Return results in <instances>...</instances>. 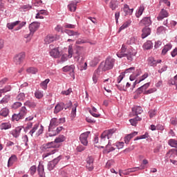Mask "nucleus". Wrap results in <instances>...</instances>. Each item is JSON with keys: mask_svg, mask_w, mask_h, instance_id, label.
<instances>
[{"mask_svg": "<svg viewBox=\"0 0 177 177\" xmlns=\"http://www.w3.org/2000/svg\"><path fill=\"white\" fill-rule=\"evenodd\" d=\"M115 132V130L114 129H110L108 131H104L101 134V144L102 145H106V148L108 149L109 153L110 151H114L115 150V148L114 147H110L111 146V144L110 143V141L109 139L113 136V134Z\"/></svg>", "mask_w": 177, "mask_h": 177, "instance_id": "f257e3e1", "label": "nucleus"}, {"mask_svg": "<svg viewBox=\"0 0 177 177\" xmlns=\"http://www.w3.org/2000/svg\"><path fill=\"white\" fill-rule=\"evenodd\" d=\"M59 144H56L55 141L48 142L46 144L44 148L46 149V151L42 155L43 160H45V158H48L50 156H52L56 153V149L57 147H59Z\"/></svg>", "mask_w": 177, "mask_h": 177, "instance_id": "f03ea898", "label": "nucleus"}, {"mask_svg": "<svg viewBox=\"0 0 177 177\" xmlns=\"http://www.w3.org/2000/svg\"><path fill=\"white\" fill-rule=\"evenodd\" d=\"M75 53L73 57L77 63H82L85 60V54L84 53V48L76 46L75 48Z\"/></svg>", "mask_w": 177, "mask_h": 177, "instance_id": "7ed1b4c3", "label": "nucleus"}, {"mask_svg": "<svg viewBox=\"0 0 177 177\" xmlns=\"http://www.w3.org/2000/svg\"><path fill=\"white\" fill-rule=\"evenodd\" d=\"M115 63V59L114 58L108 57L106 59L104 62H102L100 66V68L102 71H107L111 70L114 67V64Z\"/></svg>", "mask_w": 177, "mask_h": 177, "instance_id": "20e7f679", "label": "nucleus"}, {"mask_svg": "<svg viewBox=\"0 0 177 177\" xmlns=\"http://www.w3.org/2000/svg\"><path fill=\"white\" fill-rule=\"evenodd\" d=\"M35 132L36 136H40V135H42V133H44V126H39V124H35L33 126L32 129L29 131V134L30 135V136H32V135H34Z\"/></svg>", "mask_w": 177, "mask_h": 177, "instance_id": "39448f33", "label": "nucleus"}, {"mask_svg": "<svg viewBox=\"0 0 177 177\" xmlns=\"http://www.w3.org/2000/svg\"><path fill=\"white\" fill-rule=\"evenodd\" d=\"M66 120L64 118H59V120H57V118H52L51 120L50 121V124L48 128H54L56 129V127H57V125H59V124H62V122H65Z\"/></svg>", "mask_w": 177, "mask_h": 177, "instance_id": "423d86ee", "label": "nucleus"}, {"mask_svg": "<svg viewBox=\"0 0 177 177\" xmlns=\"http://www.w3.org/2000/svg\"><path fill=\"white\" fill-rule=\"evenodd\" d=\"M137 54L138 50L135 48H129L126 54V57L129 62H132V60H133V57H135Z\"/></svg>", "mask_w": 177, "mask_h": 177, "instance_id": "0eeeda50", "label": "nucleus"}, {"mask_svg": "<svg viewBox=\"0 0 177 177\" xmlns=\"http://www.w3.org/2000/svg\"><path fill=\"white\" fill-rule=\"evenodd\" d=\"M60 38V36L57 35H48L44 39V42L46 45H49V44H52V42H55V41H57Z\"/></svg>", "mask_w": 177, "mask_h": 177, "instance_id": "6e6552de", "label": "nucleus"}, {"mask_svg": "<svg viewBox=\"0 0 177 177\" xmlns=\"http://www.w3.org/2000/svg\"><path fill=\"white\" fill-rule=\"evenodd\" d=\"M60 160H62V156H59L57 158H55L54 160L50 161L48 163V171L53 170V169L56 167V165H57V164L59 163V161H60Z\"/></svg>", "mask_w": 177, "mask_h": 177, "instance_id": "1a4fd4ad", "label": "nucleus"}, {"mask_svg": "<svg viewBox=\"0 0 177 177\" xmlns=\"http://www.w3.org/2000/svg\"><path fill=\"white\" fill-rule=\"evenodd\" d=\"M91 131L83 133L80 136V140L84 146H88V138Z\"/></svg>", "mask_w": 177, "mask_h": 177, "instance_id": "9d476101", "label": "nucleus"}, {"mask_svg": "<svg viewBox=\"0 0 177 177\" xmlns=\"http://www.w3.org/2000/svg\"><path fill=\"white\" fill-rule=\"evenodd\" d=\"M26 58V53H20L14 57V63L17 64H21L23 60Z\"/></svg>", "mask_w": 177, "mask_h": 177, "instance_id": "9b49d317", "label": "nucleus"}, {"mask_svg": "<svg viewBox=\"0 0 177 177\" xmlns=\"http://www.w3.org/2000/svg\"><path fill=\"white\" fill-rule=\"evenodd\" d=\"M127 46L125 44H122V48L119 52L117 53L116 56L119 57L120 59H122V57H126L127 53Z\"/></svg>", "mask_w": 177, "mask_h": 177, "instance_id": "f8f14e48", "label": "nucleus"}, {"mask_svg": "<svg viewBox=\"0 0 177 177\" xmlns=\"http://www.w3.org/2000/svg\"><path fill=\"white\" fill-rule=\"evenodd\" d=\"M140 24L141 26H146V27H149L151 24V18L150 17H144L140 21Z\"/></svg>", "mask_w": 177, "mask_h": 177, "instance_id": "ddd939ff", "label": "nucleus"}, {"mask_svg": "<svg viewBox=\"0 0 177 177\" xmlns=\"http://www.w3.org/2000/svg\"><path fill=\"white\" fill-rule=\"evenodd\" d=\"M169 16V14L168 13V11H167L165 9H162L157 17L158 20H162L163 19H165V17H168Z\"/></svg>", "mask_w": 177, "mask_h": 177, "instance_id": "4468645a", "label": "nucleus"}, {"mask_svg": "<svg viewBox=\"0 0 177 177\" xmlns=\"http://www.w3.org/2000/svg\"><path fill=\"white\" fill-rule=\"evenodd\" d=\"M86 168H88V171L93 170V157L88 156L86 159Z\"/></svg>", "mask_w": 177, "mask_h": 177, "instance_id": "2eb2a0df", "label": "nucleus"}, {"mask_svg": "<svg viewBox=\"0 0 177 177\" xmlns=\"http://www.w3.org/2000/svg\"><path fill=\"white\" fill-rule=\"evenodd\" d=\"M38 28H39V23L38 22H32L29 25V30L30 32H32L33 34L38 30Z\"/></svg>", "mask_w": 177, "mask_h": 177, "instance_id": "dca6fc26", "label": "nucleus"}, {"mask_svg": "<svg viewBox=\"0 0 177 177\" xmlns=\"http://www.w3.org/2000/svg\"><path fill=\"white\" fill-rule=\"evenodd\" d=\"M37 174L38 177H46L45 176V169L44 168V165L41 163L39 164Z\"/></svg>", "mask_w": 177, "mask_h": 177, "instance_id": "f3484780", "label": "nucleus"}, {"mask_svg": "<svg viewBox=\"0 0 177 177\" xmlns=\"http://www.w3.org/2000/svg\"><path fill=\"white\" fill-rule=\"evenodd\" d=\"M77 3H78L77 1H72L70 2V3L68 5V9L70 10V12H75L77 10Z\"/></svg>", "mask_w": 177, "mask_h": 177, "instance_id": "a211bd4d", "label": "nucleus"}, {"mask_svg": "<svg viewBox=\"0 0 177 177\" xmlns=\"http://www.w3.org/2000/svg\"><path fill=\"white\" fill-rule=\"evenodd\" d=\"M147 77H149V74L147 73H145L144 75H142L141 77H140L138 80H136L133 84V88H135V86H136L137 84H140V82H142V81H145V80H146V78H147Z\"/></svg>", "mask_w": 177, "mask_h": 177, "instance_id": "6ab92c4d", "label": "nucleus"}, {"mask_svg": "<svg viewBox=\"0 0 177 177\" xmlns=\"http://www.w3.org/2000/svg\"><path fill=\"white\" fill-rule=\"evenodd\" d=\"M64 32L67 34L69 37H75V38H78L80 37V32L71 30H65Z\"/></svg>", "mask_w": 177, "mask_h": 177, "instance_id": "aec40b11", "label": "nucleus"}, {"mask_svg": "<svg viewBox=\"0 0 177 177\" xmlns=\"http://www.w3.org/2000/svg\"><path fill=\"white\" fill-rule=\"evenodd\" d=\"M132 113L135 114V115L142 114V113H143V109H142V106H134L132 108Z\"/></svg>", "mask_w": 177, "mask_h": 177, "instance_id": "412c9836", "label": "nucleus"}, {"mask_svg": "<svg viewBox=\"0 0 177 177\" xmlns=\"http://www.w3.org/2000/svg\"><path fill=\"white\" fill-rule=\"evenodd\" d=\"M136 135H138V132L134 131L124 137V142L126 143V145H128L129 142H131V139H132V138H133L134 136H136Z\"/></svg>", "mask_w": 177, "mask_h": 177, "instance_id": "4be33fe9", "label": "nucleus"}, {"mask_svg": "<svg viewBox=\"0 0 177 177\" xmlns=\"http://www.w3.org/2000/svg\"><path fill=\"white\" fill-rule=\"evenodd\" d=\"M151 32V29L150 28L145 27L142 29V38L145 39L147 37H149Z\"/></svg>", "mask_w": 177, "mask_h": 177, "instance_id": "5701e85b", "label": "nucleus"}, {"mask_svg": "<svg viewBox=\"0 0 177 177\" xmlns=\"http://www.w3.org/2000/svg\"><path fill=\"white\" fill-rule=\"evenodd\" d=\"M118 5H120V1L117 0H111L109 3V8L113 10H115L117 8H118Z\"/></svg>", "mask_w": 177, "mask_h": 177, "instance_id": "b1692460", "label": "nucleus"}, {"mask_svg": "<svg viewBox=\"0 0 177 177\" xmlns=\"http://www.w3.org/2000/svg\"><path fill=\"white\" fill-rule=\"evenodd\" d=\"M50 56L51 57H55V59H57L59 56H60V52L59 51V49L57 48H53L50 51Z\"/></svg>", "mask_w": 177, "mask_h": 177, "instance_id": "393cba45", "label": "nucleus"}, {"mask_svg": "<svg viewBox=\"0 0 177 177\" xmlns=\"http://www.w3.org/2000/svg\"><path fill=\"white\" fill-rule=\"evenodd\" d=\"M63 109H64V103L57 104L55 107L54 113L57 114V113H60Z\"/></svg>", "mask_w": 177, "mask_h": 177, "instance_id": "a878e982", "label": "nucleus"}, {"mask_svg": "<svg viewBox=\"0 0 177 177\" xmlns=\"http://www.w3.org/2000/svg\"><path fill=\"white\" fill-rule=\"evenodd\" d=\"M16 161H17V156H16V155H12L8 159V167H12V165H13Z\"/></svg>", "mask_w": 177, "mask_h": 177, "instance_id": "bb28decb", "label": "nucleus"}, {"mask_svg": "<svg viewBox=\"0 0 177 177\" xmlns=\"http://www.w3.org/2000/svg\"><path fill=\"white\" fill-rule=\"evenodd\" d=\"M139 169H141L140 167H133L130 169H127L123 171V175H129L132 172H136L139 171Z\"/></svg>", "mask_w": 177, "mask_h": 177, "instance_id": "cd10ccee", "label": "nucleus"}, {"mask_svg": "<svg viewBox=\"0 0 177 177\" xmlns=\"http://www.w3.org/2000/svg\"><path fill=\"white\" fill-rule=\"evenodd\" d=\"M143 12H145V5L142 4L141 6H140V7L138 8L136 12V17H140V16L143 15Z\"/></svg>", "mask_w": 177, "mask_h": 177, "instance_id": "c85d7f7f", "label": "nucleus"}, {"mask_svg": "<svg viewBox=\"0 0 177 177\" xmlns=\"http://www.w3.org/2000/svg\"><path fill=\"white\" fill-rule=\"evenodd\" d=\"M21 133V127H17L12 131V135L14 138H19L20 133Z\"/></svg>", "mask_w": 177, "mask_h": 177, "instance_id": "c756f323", "label": "nucleus"}, {"mask_svg": "<svg viewBox=\"0 0 177 177\" xmlns=\"http://www.w3.org/2000/svg\"><path fill=\"white\" fill-rule=\"evenodd\" d=\"M143 49L145 50H149L153 48V42L151 41H147L143 44Z\"/></svg>", "mask_w": 177, "mask_h": 177, "instance_id": "7c9ffc66", "label": "nucleus"}, {"mask_svg": "<svg viewBox=\"0 0 177 177\" xmlns=\"http://www.w3.org/2000/svg\"><path fill=\"white\" fill-rule=\"evenodd\" d=\"M32 9V6L30 4L21 6L19 8L20 12H27L28 10H30Z\"/></svg>", "mask_w": 177, "mask_h": 177, "instance_id": "2f4dec72", "label": "nucleus"}, {"mask_svg": "<svg viewBox=\"0 0 177 177\" xmlns=\"http://www.w3.org/2000/svg\"><path fill=\"white\" fill-rule=\"evenodd\" d=\"M62 71L64 73H74V65L66 66L62 68Z\"/></svg>", "mask_w": 177, "mask_h": 177, "instance_id": "473e14b6", "label": "nucleus"}, {"mask_svg": "<svg viewBox=\"0 0 177 177\" xmlns=\"http://www.w3.org/2000/svg\"><path fill=\"white\" fill-rule=\"evenodd\" d=\"M172 49V44H166L163 49L162 50V54L163 55H167V53L169 51V50H171Z\"/></svg>", "mask_w": 177, "mask_h": 177, "instance_id": "72a5a7b5", "label": "nucleus"}, {"mask_svg": "<svg viewBox=\"0 0 177 177\" xmlns=\"http://www.w3.org/2000/svg\"><path fill=\"white\" fill-rule=\"evenodd\" d=\"M18 24H20V21H16L15 22L8 23L7 24V28L8 30H13L16 26H18Z\"/></svg>", "mask_w": 177, "mask_h": 177, "instance_id": "f704fd0d", "label": "nucleus"}, {"mask_svg": "<svg viewBox=\"0 0 177 177\" xmlns=\"http://www.w3.org/2000/svg\"><path fill=\"white\" fill-rule=\"evenodd\" d=\"M142 118H140L139 116L136 117L133 119H130L129 120V122L131 123V124L133 127H136L137 124H138V121H141Z\"/></svg>", "mask_w": 177, "mask_h": 177, "instance_id": "c9c22d12", "label": "nucleus"}, {"mask_svg": "<svg viewBox=\"0 0 177 177\" xmlns=\"http://www.w3.org/2000/svg\"><path fill=\"white\" fill-rule=\"evenodd\" d=\"M123 10L125 12L126 15H131L133 13V8H129V6L127 4H124Z\"/></svg>", "mask_w": 177, "mask_h": 177, "instance_id": "e433bc0d", "label": "nucleus"}, {"mask_svg": "<svg viewBox=\"0 0 177 177\" xmlns=\"http://www.w3.org/2000/svg\"><path fill=\"white\" fill-rule=\"evenodd\" d=\"M0 115H1V117H8V115H9V109L3 108L0 111Z\"/></svg>", "mask_w": 177, "mask_h": 177, "instance_id": "4c0bfd02", "label": "nucleus"}, {"mask_svg": "<svg viewBox=\"0 0 177 177\" xmlns=\"http://www.w3.org/2000/svg\"><path fill=\"white\" fill-rule=\"evenodd\" d=\"M48 136H56L57 135V131H56V129L53 128V127H48Z\"/></svg>", "mask_w": 177, "mask_h": 177, "instance_id": "58836bf2", "label": "nucleus"}, {"mask_svg": "<svg viewBox=\"0 0 177 177\" xmlns=\"http://www.w3.org/2000/svg\"><path fill=\"white\" fill-rule=\"evenodd\" d=\"M50 81V80H49V79H46L44 81H43L40 84L41 88H42L44 91H46V89H48V84H49Z\"/></svg>", "mask_w": 177, "mask_h": 177, "instance_id": "ea45409f", "label": "nucleus"}, {"mask_svg": "<svg viewBox=\"0 0 177 177\" xmlns=\"http://www.w3.org/2000/svg\"><path fill=\"white\" fill-rule=\"evenodd\" d=\"M148 64L151 67H156V66H157V61H156L153 57H149Z\"/></svg>", "mask_w": 177, "mask_h": 177, "instance_id": "a19ab883", "label": "nucleus"}, {"mask_svg": "<svg viewBox=\"0 0 177 177\" xmlns=\"http://www.w3.org/2000/svg\"><path fill=\"white\" fill-rule=\"evenodd\" d=\"M116 86L118 89H119V91H126L127 88H129V86H131V84H129V82H127L126 84V87H125V85H122V84H117Z\"/></svg>", "mask_w": 177, "mask_h": 177, "instance_id": "79ce46f5", "label": "nucleus"}, {"mask_svg": "<svg viewBox=\"0 0 177 177\" xmlns=\"http://www.w3.org/2000/svg\"><path fill=\"white\" fill-rule=\"evenodd\" d=\"M19 114L22 118H24L27 115V108L26 106H22L19 112Z\"/></svg>", "mask_w": 177, "mask_h": 177, "instance_id": "37998d69", "label": "nucleus"}, {"mask_svg": "<svg viewBox=\"0 0 177 177\" xmlns=\"http://www.w3.org/2000/svg\"><path fill=\"white\" fill-rule=\"evenodd\" d=\"M0 128L1 130L10 129V128H12V124H10V123L9 122L1 123L0 125Z\"/></svg>", "mask_w": 177, "mask_h": 177, "instance_id": "c03bdc74", "label": "nucleus"}, {"mask_svg": "<svg viewBox=\"0 0 177 177\" xmlns=\"http://www.w3.org/2000/svg\"><path fill=\"white\" fill-rule=\"evenodd\" d=\"M131 23L132 21L131 20L127 21L120 28H119V32L122 31V30H125V28H128L129 26H131Z\"/></svg>", "mask_w": 177, "mask_h": 177, "instance_id": "a18cd8bd", "label": "nucleus"}, {"mask_svg": "<svg viewBox=\"0 0 177 177\" xmlns=\"http://www.w3.org/2000/svg\"><path fill=\"white\" fill-rule=\"evenodd\" d=\"M68 57L71 59V57H73V55H74V48H73V44L68 46Z\"/></svg>", "mask_w": 177, "mask_h": 177, "instance_id": "49530a36", "label": "nucleus"}, {"mask_svg": "<svg viewBox=\"0 0 177 177\" xmlns=\"http://www.w3.org/2000/svg\"><path fill=\"white\" fill-rule=\"evenodd\" d=\"M64 140H66V137H64V136H59L55 140L54 142L55 145H58V143H62Z\"/></svg>", "mask_w": 177, "mask_h": 177, "instance_id": "de8ad7c7", "label": "nucleus"}, {"mask_svg": "<svg viewBox=\"0 0 177 177\" xmlns=\"http://www.w3.org/2000/svg\"><path fill=\"white\" fill-rule=\"evenodd\" d=\"M35 96L36 99H42L44 97V91L37 90L35 92Z\"/></svg>", "mask_w": 177, "mask_h": 177, "instance_id": "09e8293b", "label": "nucleus"}, {"mask_svg": "<svg viewBox=\"0 0 177 177\" xmlns=\"http://www.w3.org/2000/svg\"><path fill=\"white\" fill-rule=\"evenodd\" d=\"M24 118L19 115V113H14L12 116V121H20Z\"/></svg>", "mask_w": 177, "mask_h": 177, "instance_id": "8fccbe9b", "label": "nucleus"}, {"mask_svg": "<svg viewBox=\"0 0 177 177\" xmlns=\"http://www.w3.org/2000/svg\"><path fill=\"white\" fill-rule=\"evenodd\" d=\"M169 146H171V147H176L177 149V140L174 139H170L168 141Z\"/></svg>", "mask_w": 177, "mask_h": 177, "instance_id": "3c124183", "label": "nucleus"}, {"mask_svg": "<svg viewBox=\"0 0 177 177\" xmlns=\"http://www.w3.org/2000/svg\"><path fill=\"white\" fill-rule=\"evenodd\" d=\"M27 73L29 74H37L38 73V68L30 67L26 70Z\"/></svg>", "mask_w": 177, "mask_h": 177, "instance_id": "603ef678", "label": "nucleus"}, {"mask_svg": "<svg viewBox=\"0 0 177 177\" xmlns=\"http://www.w3.org/2000/svg\"><path fill=\"white\" fill-rule=\"evenodd\" d=\"M10 100V95H5L4 97L0 101L1 104H6Z\"/></svg>", "mask_w": 177, "mask_h": 177, "instance_id": "864d4df0", "label": "nucleus"}, {"mask_svg": "<svg viewBox=\"0 0 177 177\" xmlns=\"http://www.w3.org/2000/svg\"><path fill=\"white\" fill-rule=\"evenodd\" d=\"M24 106H27L28 107H35L37 106V103H35V102H30V101H26L24 103Z\"/></svg>", "mask_w": 177, "mask_h": 177, "instance_id": "5fc2aeb1", "label": "nucleus"}, {"mask_svg": "<svg viewBox=\"0 0 177 177\" xmlns=\"http://www.w3.org/2000/svg\"><path fill=\"white\" fill-rule=\"evenodd\" d=\"M39 15H46V10H39L35 17L36 19H44V17H39Z\"/></svg>", "mask_w": 177, "mask_h": 177, "instance_id": "6e6d98bb", "label": "nucleus"}, {"mask_svg": "<svg viewBox=\"0 0 177 177\" xmlns=\"http://www.w3.org/2000/svg\"><path fill=\"white\" fill-rule=\"evenodd\" d=\"M124 77H125V73H123V72L121 73L120 75H119L117 79L118 84H121V82L124 80Z\"/></svg>", "mask_w": 177, "mask_h": 177, "instance_id": "4d7b16f0", "label": "nucleus"}, {"mask_svg": "<svg viewBox=\"0 0 177 177\" xmlns=\"http://www.w3.org/2000/svg\"><path fill=\"white\" fill-rule=\"evenodd\" d=\"M12 89V87L10 86H6L4 88L0 89L1 93H6V92H10V91Z\"/></svg>", "mask_w": 177, "mask_h": 177, "instance_id": "13d9d810", "label": "nucleus"}, {"mask_svg": "<svg viewBox=\"0 0 177 177\" xmlns=\"http://www.w3.org/2000/svg\"><path fill=\"white\" fill-rule=\"evenodd\" d=\"M24 99H26V95L24 93H21L17 96V100L23 101Z\"/></svg>", "mask_w": 177, "mask_h": 177, "instance_id": "bf43d9fd", "label": "nucleus"}, {"mask_svg": "<svg viewBox=\"0 0 177 177\" xmlns=\"http://www.w3.org/2000/svg\"><path fill=\"white\" fill-rule=\"evenodd\" d=\"M19 107H21V102H17L12 105V108L14 109V110H17Z\"/></svg>", "mask_w": 177, "mask_h": 177, "instance_id": "052dcab7", "label": "nucleus"}, {"mask_svg": "<svg viewBox=\"0 0 177 177\" xmlns=\"http://www.w3.org/2000/svg\"><path fill=\"white\" fill-rule=\"evenodd\" d=\"M78 106V103H75V108L72 109L71 115L73 117H75L76 113H77V106Z\"/></svg>", "mask_w": 177, "mask_h": 177, "instance_id": "680f3d73", "label": "nucleus"}, {"mask_svg": "<svg viewBox=\"0 0 177 177\" xmlns=\"http://www.w3.org/2000/svg\"><path fill=\"white\" fill-rule=\"evenodd\" d=\"M147 138H149V133H146L144 135L140 136V137H137L134 139V140H140V139H146Z\"/></svg>", "mask_w": 177, "mask_h": 177, "instance_id": "e2e57ef3", "label": "nucleus"}, {"mask_svg": "<svg viewBox=\"0 0 177 177\" xmlns=\"http://www.w3.org/2000/svg\"><path fill=\"white\" fill-rule=\"evenodd\" d=\"M30 175H34L37 172V167L35 165L32 166L30 168Z\"/></svg>", "mask_w": 177, "mask_h": 177, "instance_id": "0e129e2a", "label": "nucleus"}, {"mask_svg": "<svg viewBox=\"0 0 177 177\" xmlns=\"http://www.w3.org/2000/svg\"><path fill=\"white\" fill-rule=\"evenodd\" d=\"M112 165H114V160H110L107 161V162L106 164V167L111 168Z\"/></svg>", "mask_w": 177, "mask_h": 177, "instance_id": "69168bd1", "label": "nucleus"}, {"mask_svg": "<svg viewBox=\"0 0 177 177\" xmlns=\"http://www.w3.org/2000/svg\"><path fill=\"white\" fill-rule=\"evenodd\" d=\"M114 146H116L117 149H122L124 147V142H117Z\"/></svg>", "mask_w": 177, "mask_h": 177, "instance_id": "338daca9", "label": "nucleus"}, {"mask_svg": "<svg viewBox=\"0 0 177 177\" xmlns=\"http://www.w3.org/2000/svg\"><path fill=\"white\" fill-rule=\"evenodd\" d=\"M169 85H177V82L175 80V78L171 79L168 81Z\"/></svg>", "mask_w": 177, "mask_h": 177, "instance_id": "774afa93", "label": "nucleus"}]
</instances>
